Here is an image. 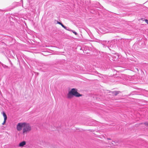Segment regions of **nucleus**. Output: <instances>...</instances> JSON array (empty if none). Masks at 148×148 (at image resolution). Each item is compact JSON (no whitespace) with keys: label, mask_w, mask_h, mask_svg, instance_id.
I'll return each instance as SVG.
<instances>
[{"label":"nucleus","mask_w":148,"mask_h":148,"mask_svg":"<svg viewBox=\"0 0 148 148\" xmlns=\"http://www.w3.org/2000/svg\"><path fill=\"white\" fill-rule=\"evenodd\" d=\"M23 128L22 134L23 135L26 134L30 132L32 130V127L29 124L26 123H19L16 127L18 131H20Z\"/></svg>","instance_id":"nucleus-1"},{"label":"nucleus","mask_w":148,"mask_h":148,"mask_svg":"<svg viewBox=\"0 0 148 148\" xmlns=\"http://www.w3.org/2000/svg\"><path fill=\"white\" fill-rule=\"evenodd\" d=\"M78 90L75 88L71 89L69 92L67 94V98L70 99L73 98L74 96L77 97H81L82 95L79 94L77 92Z\"/></svg>","instance_id":"nucleus-2"},{"label":"nucleus","mask_w":148,"mask_h":148,"mask_svg":"<svg viewBox=\"0 0 148 148\" xmlns=\"http://www.w3.org/2000/svg\"><path fill=\"white\" fill-rule=\"evenodd\" d=\"M3 114L4 118V121L2 124L4 125L6 122V120L7 119V116L5 113L4 112H3Z\"/></svg>","instance_id":"nucleus-3"},{"label":"nucleus","mask_w":148,"mask_h":148,"mask_svg":"<svg viewBox=\"0 0 148 148\" xmlns=\"http://www.w3.org/2000/svg\"><path fill=\"white\" fill-rule=\"evenodd\" d=\"M26 144V142L25 141H23L20 143L18 145V147H23Z\"/></svg>","instance_id":"nucleus-4"},{"label":"nucleus","mask_w":148,"mask_h":148,"mask_svg":"<svg viewBox=\"0 0 148 148\" xmlns=\"http://www.w3.org/2000/svg\"><path fill=\"white\" fill-rule=\"evenodd\" d=\"M57 23L58 24L61 25L62 26V27H63L64 29H66V27H65L61 23H60L58 21Z\"/></svg>","instance_id":"nucleus-5"},{"label":"nucleus","mask_w":148,"mask_h":148,"mask_svg":"<svg viewBox=\"0 0 148 148\" xmlns=\"http://www.w3.org/2000/svg\"><path fill=\"white\" fill-rule=\"evenodd\" d=\"M119 92H120L119 91H115L113 92H112V93H113V95H114V96H116L118 94H119Z\"/></svg>","instance_id":"nucleus-6"},{"label":"nucleus","mask_w":148,"mask_h":148,"mask_svg":"<svg viewBox=\"0 0 148 148\" xmlns=\"http://www.w3.org/2000/svg\"><path fill=\"white\" fill-rule=\"evenodd\" d=\"M113 143H112V144L113 145H117V144H116L117 143L116 142H115L114 141H113Z\"/></svg>","instance_id":"nucleus-7"},{"label":"nucleus","mask_w":148,"mask_h":148,"mask_svg":"<svg viewBox=\"0 0 148 148\" xmlns=\"http://www.w3.org/2000/svg\"><path fill=\"white\" fill-rule=\"evenodd\" d=\"M70 31H72V32H73L74 34L75 35H77V33L76 32H75V31H73V30H70Z\"/></svg>","instance_id":"nucleus-8"},{"label":"nucleus","mask_w":148,"mask_h":148,"mask_svg":"<svg viewBox=\"0 0 148 148\" xmlns=\"http://www.w3.org/2000/svg\"><path fill=\"white\" fill-rule=\"evenodd\" d=\"M145 22L147 24H148V20L147 19H145Z\"/></svg>","instance_id":"nucleus-9"},{"label":"nucleus","mask_w":148,"mask_h":148,"mask_svg":"<svg viewBox=\"0 0 148 148\" xmlns=\"http://www.w3.org/2000/svg\"><path fill=\"white\" fill-rule=\"evenodd\" d=\"M144 124L147 126H148V122H145Z\"/></svg>","instance_id":"nucleus-10"},{"label":"nucleus","mask_w":148,"mask_h":148,"mask_svg":"<svg viewBox=\"0 0 148 148\" xmlns=\"http://www.w3.org/2000/svg\"><path fill=\"white\" fill-rule=\"evenodd\" d=\"M107 139L108 140H111V139L110 138H107Z\"/></svg>","instance_id":"nucleus-11"}]
</instances>
